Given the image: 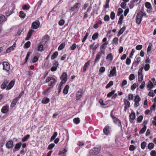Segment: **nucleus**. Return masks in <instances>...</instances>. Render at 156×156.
Wrapping results in <instances>:
<instances>
[{
	"label": "nucleus",
	"mask_w": 156,
	"mask_h": 156,
	"mask_svg": "<svg viewBox=\"0 0 156 156\" xmlns=\"http://www.w3.org/2000/svg\"><path fill=\"white\" fill-rule=\"evenodd\" d=\"M145 7L147 9V12L150 13L153 9L152 7L151 3L149 2H146L145 3Z\"/></svg>",
	"instance_id": "6e6552de"
},
{
	"label": "nucleus",
	"mask_w": 156,
	"mask_h": 156,
	"mask_svg": "<svg viewBox=\"0 0 156 156\" xmlns=\"http://www.w3.org/2000/svg\"><path fill=\"white\" fill-rule=\"evenodd\" d=\"M100 150V147L94 148L90 151L89 154L90 155H95L99 153Z\"/></svg>",
	"instance_id": "f03ea898"
},
{
	"label": "nucleus",
	"mask_w": 156,
	"mask_h": 156,
	"mask_svg": "<svg viewBox=\"0 0 156 156\" xmlns=\"http://www.w3.org/2000/svg\"><path fill=\"white\" fill-rule=\"evenodd\" d=\"M30 136L29 134H27L22 139V141L23 142H25L26 141L27 139H28L30 137Z\"/></svg>",
	"instance_id": "de8ad7c7"
},
{
	"label": "nucleus",
	"mask_w": 156,
	"mask_h": 156,
	"mask_svg": "<svg viewBox=\"0 0 156 156\" xmlns=\"http://www.w3.org/2000/svg\"><path fill=\"white\" fill-rule=\"evenodd\" d=\"M50 101L49 98H44L42 101V103L44 104H46L48 103Z\"/></svg>",
	"instance_id": "f704fd0d"
},
{
	"label": "nucleus",
	"mask_w": 156,
	"mask_h": 156,
	"mask_svg": "<svg viewBox=\"0 0 156 156\" xmlns=\"http://www.w3.org/2000/svg\"><path fill=\"white\" fill-rule=\"evenodd\" d=\"M30 42L29 41H28L24 44L23 46V48H28L30 47Z\"/></svg>",
	"instance_id": "4c0bfd02"
},
{
	"label": "nucleus",
	"mask_w": 156,
	"mask_h": 156,
	"mask_svg": "<svg viewBox=\"0 0 156 156\" xmlns=\"http://www.w3.org/2000/svg\"><path fill=\"white\" fill-rule=\"evenodd\" d=\"M147 129V127L146 126H144L143 128H142L140 131V133L143 134L146 131Z\"/></svg>",
	"instance_id": "6e6d98bb"
},
{
	"label": "nucleus",
	"mask_w": 156,
	"mask_h": 156,
	"mask_svg": "<svg viewBox=\"0 0 156 156\" xmlns=\"http://www.w3.org/2000/svg\"><path fill=\"white\" fill-rule=\"evenodd\" d=\"M81 5V3H76L70 9V10L72 11H74L75 10L78 9L79 7Z\"/></svg>",
	"instance_id": "a211bd4d"
},
{
	"label": "nucleus",
	"mask_w": 156,
	"mask_h": 156,
	"mask_svg": "<svg viewBox=\"0 0 156 156\" xmlns=\"http://www.w3.org/2000/svg\"><path fill=\"white\" fill-rule=\"evenodd\" d=\"M13 143L12 140H10L8 141L6 144V147L8 149L12 148L13 147Z\"/></svg>",
	"instance_id": "ddd939ff"
},
{
	"label": "nucleus",
	"mask_w": 156,
	"mask_h": 156,
	"mask_svg": "<svg viewBox=\"0 0 156 156\" xmlns=\"http://www.w3.org/2000/svg\"><path fill=\"white\" fill-rule=\"evenodd\" d=\"M116 75V71L115 67H114L111 70L110 73L108 75L109 77H112Z\"/></svg>",
	"instance_id": "9b49d317"
},
{
	"label": "nucleus",
	"mask_w": 156,
	"mask_h": 156,
	"mask_svg": "<svg viewBox=\"0 0 156 156\" xmlns=\"http://www.w3.org/2000/svg\"><path fill=\"white\" fill-rule=\"evenodd\" d=\"M46 83L50 82V84L49 85L51 86L55 84L56 82V80L53 77H49L46 79Z\"/></svg>",
	"instance_id": "20e7f679"
},
{
	"label": "nucleus",
	"mask_w": 156,
	"mask_h": 156,
	"mask_svg": "<svg viewBox=\"0 0 156 156\" xmlns=\"http://www.w3.org/2000/svg\"><path fill=\"white\" fill-rule=\"evenodd\" d=\"M115 17V15L114 12H112L111 13L110 17L112 20H113L114 19Z\"/></svg>",
	"instance_id": "774afa93"
},
{
	"label": "nucleus",
	"mask_w": 156,
	"mask_h": 156,
	"mask_svg": "<svg viewBox=\"0 0 156 156\" xmlns=\"http://www.w3.org/2000/svg\"><path fill=\"white\" fill-rule=\"evenodd\" d=\"M95 42H94L93 44L90 45L89 48L90 49L95 51L97 48L98 47L99 44H98L94 45Z\"/></svg>",
	"instance_id": "6ab92c4d"
},
{
	"label": "nucleus",
	"mask_w": 156,
	"mask_h": 156,
	"mask_svg": "<svg viewBox=\"0 0 156 156\" xmlns=\"http://www.w3.org/2000/svg\"><path fill=\"white\" fill-rule=\"evenodd\" d=\"M10 10L9 11H8L5 12V14L6 16H9L10 15L12 14V13L13 12V11L14 10V8H11L10 7H9V10Z\"/></svg>",
	"instance_id": "bb28decb"
},
{
	"label": "nucleus",
	"mask_w": 156,
	"mask_h": 156,
	"mask_svg": "<svg viewBox=\"0 0 156 156\" xmlns=\"http://www.w3.org/2000/svg\"><path fill=\"white\" fill-rule=\"evenodd\" d=\"M40 54L39 53H37L36 55L32 59V62L35 63L37 62L40 57Z\"/></svg>",
	"instance_id": "4be33fe9"
},
{
	"label": "nucleus",
	"mask_w": 156,
	"mask_h": 156,
	"mask_svg": "<svg viewBox=\"0 0 156 156\" xmlns=\"http://www.w3.org/2000/svg\"><path fill=\"white\" fill-rule=\"evenodd\" d=\"M15 81L14 80H12L9 83V85L7 86L6 90H9L11 89L14 85Z\"/></svg>",
	"instance_id": "aec40b11"
},
{
	"label": "nucleus",
	"mask_w": 156,
	"mask_h": 156,
	"mask_svg": "<svg viewBox=\"0 0 156 156\" xmlns=\"http://www.w3.org/2000/svg\"><path fill=\"white\" fill-rule=\"evenodd\" d=\"M143 119V116L142 115H140L137 118V121L138 122L140 123L142 121Z\"/></svg>",
	"instance_id": "0e129e2a"
},
{
	"label": "nucleus",
	"mask_w": 156,
	"mask_h": 156,
	"mask_svg": "<svg viewBox=\"0 0 156 156\" xmlns=\"http://www.w3.org/2000/svg\"><path fill=\"white\" fill-rule=\"evenodd\" d=\"M44 46L42 44L38 45L35 50L37 51H42L43 50Z\"/></svg>",
	"instance_id": "a878e982"
},
{
	"label": "nucleus",
	"mask_w": 156,
	"mask_h": 156,
	"mask_svg": "<svg viewBox=\"0 0 156 156\" xmlns=\"http://www.w3.org/2000/svg\"><path fill=\"white\" fill-rule=\"evenodd\" d=\"M67 73L65 72H64L61 77V79L62 80L61 83H65L67 81Z\"/></svg>",
	"instance_id": "1a4fd4ad"
},
{
	"label": "nucleus",
	"mask_w": 156,
	"mask_h": 156,
	"mask_svg": "<svg viewBox=\"0 0 156 156\" xmlns=\"http://www.w3.org/2000/svg\"><path fill=\"white\" fill-rule=\"evenodd\" d=\"M123 12V10L121 8H119L118 10L117 15L118 16H121V14Z\"/></svg>",
	"instance_id": "13d9d810"
},
{
	"label": "nucleus",
	"mask_w": 156,
	"mask_h": 156,
	"mask_svg": "<svg viewBox=\"0 0 156 156\" xmlns=\"http://www.w3.org/2000/svg\"><path fill=\"white\" fill-rule=\"evenodd\" d=\"M90 60H89L84 65L83 67V72L84 73L87 71V68H88L90 65Z\"/></svg>",
	"instance_id": "5701e85b"
},
{
	"label": "nucleus",
	"mask_w": 156,
	"mask_h": 156,
	"mask_svg": "<svg viewBox=\"0 0 156 156\" xmlns=\"http://www.w3.org/2000/svg\"><path fill=\"white\" fill-rule=\"evenodd\" d=\"M98 36L99 34L98 33L96 32L94 33L92 36V39L94 40H95L98 37Z\"/></svg>",
	"instance_id": "ea45409f"
},
{
	"label": "nucleus",
	"mask_w": 156,
	"mask_h": 156,
	"mask_svg": "<svg viewBox=\"0 0 156 156\" xmlns=\"http://www.w3.org/2000/svg\"><path fill=\"white\" fill-rule=\"evenodd\" d=\"M30 8L29 6L24 5L23 6L22 9L24 10H28Z\"/></svg>",
	"instance_id": "338daca9"
},
{
	"label": "nucleus",
	"mask_w": 156,
	"mask_h": 156,
	"mask_svg": "<svg viewBox=\"0 0 156 156\" xmlns=\"http://www.w3.org/2000/svg\"><path fill=\"white\" fill-rule=\"evenodd\" d=\"M111 116L113 119L114 122L115 124L117 125L118 126L120 127L121 128H122V127L121 121L118 119L114 116L113 115L112 116V115H111Z\"/></svg>",
	"instance_id": "7ed1b4c3"
},
{
	"label": "nucleus",
	"mask_w": 156,
	"mask_h": 156,
	"mask_svg": "<svg viewBox=\"0 0 156 156\" xmlns=\"http://www.w3.org/2000/svg\"><path fill=\"white\" fill-rule=\"evenodd\" d=\"M57 135L58 133L57 132H54L53 136L51 137V141H52L54 140L57 136Z\"/></svg>",
	"instance_id": "09e8293b"
},
{
	"label": "nucleus",
	"mask_w": 156,
	"mask_h": 156,
	"mask_svg": "<svg viewBox=\"0 0 156 156\" xmlns=\"http://www.w3.org/2000/svg\"><path fill=\"white\" fill-rule=\"evenodd\" d=\"M22 145V143L21 142H19L18 143L16 144L15 146L13 149V152H15L16 151H18Z\"/></svg>",
	"instance_id": "4468645a"
},
{
	"label": "nucleus",
	"mask_w": 156,
	"mask_h": 156,
	"mask_svg": "<svg viewBox=\"0 0 156 156\" xmlns=\"http://www.w3.org/2000/svg\"><path fill=\"white\" fill-rule=\"evenodd\" d=\"M65 46V44L64 43H62L61 44L58 48V51H60L64 48Z\"/></svg>",
	"instance_id": "58836bf2"
},
{
	"label": "nucleus",
	"mask_w": 156,
	"mask_h": 156,
	"mask_svg": "<svg viewBox=\"0 0 156 156\" xmlns=\"http://www.w3.org/2000/svg\"><path fill=\"white\" fill-rule=\"evenodd\" d=\"M108 44L107 42H105L100 47V51H104L103 49H105L106 47V45Z\"/></svg>",
	"instance_id": "473e14b6"
},
{
	"label": "nucleus",
	"mask_w": 156,
	"mask_h": 156,
	"mask_svg": "<svg viewBox=\"0 0 156 156\" xmlns=\"http://www.w3.org/2000/svg\"><path fill=\"white\" fill-rule=\"evenodd\" d=\"M89 34L88 33H86V34L84 36L83 40H82V42L83 43L86 40V39L87 38V37L88 36Z\"/></svg>",
	"instance_id": "e2e57ef3"
},
{
	"label": "nucleus",
	"mask_w": 156,
	"mask_h": 156,
	"mask_svg": "<svg viewBox=\"0 0 156 156\" xmlns=\"http://www.w3.org/2000/svg\"><path fill=\"white\" fill-rule=\"evenodd\" d=\"M113 84V82L112 81H110L109 82L106 86L105 88L106 89H108L110 88L111 86H112Z\"/></svg>",
	"instance_id": "c03bdc74"
},
{
	"label": "nucleus",
	"mask_w": 156,
	"mask_h": 156,
	"mask_svg": "<svg viewBox=\"0 0 156 156\" xmlns=\"http://www.w3.org/2000/svg\"><path fill=\"white\" fill-rule=\"evenodd\" d=\"M141 61V58L140 57H136L135 59V62L138 64Z\"/></svg>",
	"instance_id": "bf43d9fd"
},
{
	"label": "nucleus",
	"mask_w": 156,
	"mask_h": 156,
	"mask_svg": "<svg viewBox=\"0 0 156 156\" xmlns=\"http://www.w3.org/2000/svg\"><path fill=\"white\" fill-rule=\"evenodd\" d=\"M123 18L124 17L123 15H121L118 21V23L119 24H121L122 23Z\"/></svg>",
	"instance_id": "a18cd8bd"
},
{
	"label": "nucleus",
	"mask_w": 156,
	"mask_h": 156,
	"mask_svg": "<svg viewBox=\"0 0 156 156\" xmlns=\"http://www.w3.org/2000/svg\"><path fill=\"white\" fill-rule=\"evenodd\" d=\"M6 20L7 19L6 18L4 15L0 14V24H3Z\"/></svg>",
	"instance_id": "b1692460"
},
{
	"label": "nucleus",
	"mask_w": 156,
	"mask_h": 156,
	"mask_svg": "<svg viewBox=\"0 0 156 156\" xmlns=\"http://www.w3.org/2000/svg\"><path fill=\"white\" fill-rule=\"evenodd\" d=\"M112 44L113 45H117L118 44V38L117 37H115L113 38Z\"/></svg>",
	"instance_id": "c85d7f7f"
},
{
	"label": "nucleus",
	"mask_w": 156,
	"mask_h": 156,
	"mask_svg": "<svg viewBox=\"0 0 156 156\" xmlns=\"http://www.w3.org/2000/svg\"><path fill=\"white\" fill-rule=\"evenodd\" d=\"M69 88V86L68 85H66L63 90V93L65 94H67L68 93Z\"/></svg>",
	"instance_id": "2f4dec72"
},
{
	"label": "nucleus",
	"mask_w": 156,
	"mask_h": 156,
	"mask_svg": "<svg viewBox=\"0 0 156 156\" xmlns=\"http://www.w3.org/2000/svg\"><path fill=\"white\" fill-rule=\"evenodd\" d=\"M26 15L23 11L20 12L19 13V16L22 18H24L25 16Z\"/></svg>",
	"instance_id": "864d4df0"
},
{
	"label": "nucleus",
	"mask_w": 156,
	"mask_h": 156,
	"mask_svg": "<svg viewBox=\"0 0 156 156\" xmlns=\"http://www.w3.org/2000/svg\"><path fill=\"white\" fill-rule=\"evenodd\" d=\"M128 99L129 101H132L133 99V95L132 94H129L128 95Z\"/></svg>",
	"instance_id": "680f3d73"
},
{
	"label": "nucleus",
	"mask_w": 156,
	"mask_h": 156,
	"mask_svg": "<svg viewBox=\"0 0 156 156\" xmlns=\"http://www.w3.org/2000/svg\"><path fill=\"white\" fill-rule=\"evenodd\" d=\"M82 90H80L77 92L76 94V100H80V99L82 97Z\"/></svg>",
	"instance_id": "2eb2a0df"
},
{
	"label": "nucleus",
	"mask_w": 156,
	"mask_h": 156,
	"mask_svg": "<svg viewBox=\"0 0 156 156\" xmlns=\"http://www.w3.org/2000/svg\"><path fill=\"white\" fill-rule=\"evenodd\" d=\"M142 17L140 15L139 12L137 14L136 20V23L138 24H140L142 21Z\"/></svg>",
	"instance_id": "dca6fc26"
},
{
	"label": "nucleus",
	"mask_w": 156,
	"mask_h": 156,
	"mask_svg": "<svg viewBox=\"0 0 156 156\" xmlns=\"http://www.w3.org/2000/svg\"><path fill=\"white\" fill-rule=\"evenodd\" d=\"M54 64L55 65V66H53L51 69V70L52 72L55 71L56 70L57 67L58 66V62H56L55 63H54Z\"/></svg>",
	"instance_id": "cd10ccee"
},
{
	"label": "nucleus",
	"mask_w": 156,
	"mask_h": 156,
	"mask_svg": "<svg viewBox=\"0 0 156 156\" xmlns=\"http://www.w3.org/2000/svg\"><path fill=\"white\" fill-rule=\"evenodd\" d=\"M143 67H141L138 70V81L141 82L143 79V76L142 74V71L143 70Z\"/></svg>",
	"instance_id": "39448f33"
},
{
	"label": "nucleus",
	"mask_w": 156,
	"mask_h": 156,
	"mask_svg": "<svg viewBox=\"0 0 156 156\" xmlns=\"http://www.w3.org/2000/svg\"><path fill=\"white\" fill-rule=\"evenodd\" d=\"M139 13L142 17L143 16H144L146 18L147 17V15L146 13L144 12L141 11L139 12Z\"/></svg>",
	"instance_id": "37998d69"
},
{
	"label": "nucleus",
	"mask_w": 156,
	"mask_h": 156,
	"mask_svg": "<svg viewBox=\"0 0 156 156\" xmlns=\"http://www.w3.org/2000/svg\"><path fill=\"white\" fill-rule=\"evenodd\" d=\"M3 68L4 70L8 72L10 69V66L9 64L7 62H4L3 63Z\"/></svg>",
	"instance_id": "9d476101"
},
{
	"label": "nucleus",
	"mask_w": 156,
	"mask_h": 156,
	"mask_svg": "<svg viewBox=\"0 0 156 156\" xmlns=\"http://www.w3.org/2000/svg\"><path fill=\"white\" fill-rule=\"evenodd\" d=\"M151 156H156V151L154 150H152L150 153Z\"/></svg>",
	"instance_id": "052dcab7"
},
{
	"label": "nucleus",
	"mask_w": 156,
	"mask_h": 156,
	"mask_svg": "<svg viewBox=\"0 0 156 156\" xmlns=\"http://www.w3.org/2000/svg\"><path fill=\"white\" fill-rule=\"evenodd\" d=\"M154 144L152 143H150L148 144V148L149 150H151L154 148Z\"/></svg>",
	"instance_id": "e433bc0d"
},
{
	"label": "nucleus",
	"mask_w": 156,
	"mask_h": 156,
	"mask_svg": "<svg viewBox=\"0 0 156 156\" xmlns=\"http://www.w3.org/2000/svg\"><path fill=\"white\" fill-rule=\"evenodd\" d=\"M105 51H100L96 55V58L94 60V64H95L96 63L98 62L100 59L101 58L102 55H105Z\"/></svg>",
	"instance_id": "f257e3e1"
},
{
	"label": "nucleus",
	"mask_w": 156,
	"mask_h": 156,
	"mask_svg": "<svg viewBox=\"0 0 156 156\" xmlns=\"http://www.w3.org/2000/svg\"><path fill=\"white\" fill-rule=\"evenodd\" d=\"M150 68V66L149 64H146L144 66V70L147 71H148Z\"/></svg>",
	"instance_id": "5fc2aeb1"
},
{
	"label": "nucleus",
	"mask_w": 156,
	"mask_h": 156,
	"mask_svg": "<svg viewBox=\"0 0 156 156\" xmlns=\"http://www.w3.org/2000/svg\"><path fill=\"white\" fill-rule=\"evenodd\" d=\"M124 103L126 105L127 107L129 108L130 106V102L129 101L126 99H124Z\"/></svg>",
	"instance_id": "603ef678"
},
{
	"label": "nucleus",
	"mask_w": 156,
	"mask_h": 156,
	"mask_svg": "<svg viewBox=\"0 0 156 156\" xmlns=\"http://www.w3.org/2000/svg\"><path fill=\"white\" fill-rule=\"evenodd\" d=\"M147 143L145 141L142 142L140 145L141 147L143 150H144L146 147Z\"/></svg>",
	"instance_id": "8fccbe9b"
},
{
	"label": "nucleus",
	"mask_w": 156,
	"mask_h": 156,
	"mask_svg": "<svg viewBox=\"0 0 156 156\" xmlns=\"http://www.w3.org/2000/svg\"><path fill=\"white\" fill-rule=\"evenodd\" d=\"M18 101V98H15L14 99L11 104V107H14L15 106V105H16L17 102V101Z\"/></svg>",
	"instance_id": "72a5a7b5"
},
{
	"label": "nucleus",
	"mask_w": 156,
	"mask_h": 156,
	"mask_svg": "<svg viewBox=\"0 0 156 156\" xmlns=\"http://www.w3.org/2000/svg\"><path fill=\"white\" fill-rule=\"evenodd\" d=\"M115 90H114L111 92L109 93L107 95V96L108 97H110L112 96V95L115 92Z\"/></svg>",
	"instance_id": "4d7b16f0"
},
{
	"label": "nucleus",
	"mask_w": 156,
	"mask_h": 156,
	"mask_svg": "<svg viewBox=\"0 0 156 156\" xmlns=\"http://www.w3.org/2000/svg\"><path fill=\"white\" fill-rule=\"evenodd\" d=\"M125 29L124 27H122L119 31V32H118L117 36H119L120 35H121L124 32V31L125 30Z\"/></svg>",
	"instance_id": "a19ab883"
},
{
	"label": "nucleus",
	"mask_w": 156,
	"mask_h": 156,
	"mask_svg": "<svg viewBox=\"0 0 156 156\" xmlns=\"http://www.w3.org/2000/svg\"><path fill=\"white\" fill-rule=\"evenodd\" d=\"M154 85L153 83L151 81H149L147 85V88L148 89V90H150L152 89Z\"/></svg>",
	"instance_id": "7c9ffc66"
},
{
	"label": "nucleus",
	"mask_w": 156,
	"mask_h": 156,
	"mask_svg": "<svg viewBox=\"0 0 156 156\" xmlns=\"http://www.w3.org/2000/svg\"><path fill=\"white\" fill-rule=\"evenodd\" d=\"M80 119L79 118H76L73 119V122L76 124H78L80 122Z\"/></svg>",
	"instance_id": "3c124183"
},
{
	"label": "nucleus",
	"mask_w": 156,
	"mask_h": 156,
	"mask_svg": "<svg viewBox=\"0 0 156 156\" xmlns=\"http://www.w3.org/2000/svg\"><path fill=\"white\" fill-rule=\"evenodd\" d=\"M58 55V52L57 51H55L52 55L51 57V59H54Z\"/></svg>",
	"instance_id": "79ce46f5"
},
{
	"label": "nucleus",
	"mask_w": 156,
	"mask_h": 156,
	"mask_svg": "<svg viewBox=\"0 0 156 156\" xmlns=\"http://www.w3.org/2000/svg\"><path fill=\"white\" fill-rule=\"evenodd\" d=\"M135 76L134 74H131L129 76V79L131 81L135 79Z\"/></svg>",
	"instance_id": "69168bd1"
},
{
	"label": "nucleus",
	"mask_w": 156,
	"mask_h": 156,
	"mask_svg": "<svg viewBox=\"0 0 156 156\" xmlns=\"http://www.w3.org/2000/svg\"><path fill=\"white\" fill-rule=\"evenodd\" d=\"M152 44L151 43H149L147 48V55L149 56H150L151 52L152 49Z\"/></svg>",
	"instance_id": "412c9836"
},
{
	"label": "nucleus",
	"mask_w": 156,
	"mask_h": 156,
	"mask_svg": "<svg viewBox=\"0 0 156 156\" xmlns=\"http://www.w3.org/2000/svg\"><path fill=\"white\" fill-rule=\"evenodd\" d=\"M106 59H108L110 62L112 61L113 59V57L112 53H110L107 55L106 57Z\"/></svg>",
	"instance_id": "c9c22d12"
},
{
	"label": "nucleus",
	"mask_w": 156,
	"mask_h": 156,
	"mask_svg": "<svg viewBox=\"0 0 156 156\" xmlns=\"http://www.w3.org/2000/svg\"><path fill=\"white\" fill-rule=\"evenodd\" d=\"M9 109V106L8 105H6L2 107L1 110V111L3 113L5 114L8 112Z\"/></svg>",
	"instance_id": "f8f14e48"
},
{
	"label": "nucleus",
	"mask_w": 156,
	"mask_h": 156,
	"mask_svg": "<svg viewBox=\"0 0 156 156\" xmlns=\"http://www.w3.org/2000/svg\"><path fill=\"white\" fill-rule=\"evenodd\" d=\"M8 83V81L7 80H5L1 86V88L2 89H4L7 87V85Z\"/></svg>",
	"instance_id": "c756f323"
},
{
	"label": "nucleus",
	"mask_w": 156,
	"mask_h": 156,
	"mask_svg": "<svg viewBox=\"0 0 156 156\" xmlns=\"http://www.w3.org/2000/svg\"><path fill=\"white\" fill-rule=\"evenodd\" d=\"M40 24V22L38 21L33 22L32 25V28L35 29H37L38 28Z\"/></svg>",
	"instance_id": "f3484780"
},
{
	"label": "nucleus",
	"mask_w": 156,
	"mask_h": 156,
	"mask_svg": "<svg viewBox=\"0 0 156 156\" xmlns=\"http://www.w3.org/2000/svg\"><path fill=\"white\" fill-rule=\"evenodd\" d=\"M16 45V44L14 43L12 46L8 48L6 51V52L7 53H9L12 51H13Z\"/></svg>",
	"instance_id": "393cba45"
},
{
	"label": "nucleus",
	"mask_w": 156,
	"mask_h": 156,
	"mask_svg": "<svg viewBox=\"0 0 156 156\" xmlns=\"http://www.w3.org/2000/svg\"><path fill=\"white\" fill-rule=\"evenodd\" d=\"M140 101V98L139 95H136V96L134 100V107L135 108H137L140 105L139 102Z\"/></svg>",
	"instance_id": "0eeeda50"
},
{
	"label": "nucleus",
	"mask_w": 156,
	"mask_h": 156,
	"mask_svg": "<svg viewBox=\"0 0 156 156\" xmlns=\"http://www.w3.org/2000/svg\"><path fill=\"white\" fill-rule=\"evenodd\" d=\"M111 131V128L108 125L106 126L103 130L104 134L107 136L110 134Z\"/></svg>",
	"instance_id": "423d86ee"
},
{
	"label": "nucleus",
	"mask_w": 156,
	"mask_h": 156,
	"mask_svg": "<svg viewBox=\"0 0 156 156\" xmlns=\"http://www.w3.org/2000/svg\"><path fill=\"white\" fill-rule=\"evenodd\" d=\"M135 114L134 112H132L129 115V118L130 119L132 120H134L135 118Z\"/></svg>",
	"instance_id": "49530a36"
}]
</instances>
